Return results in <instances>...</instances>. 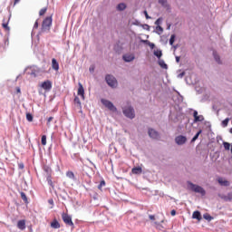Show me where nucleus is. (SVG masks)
Returning a JSON list of instances; mask_svg holds the SVG:
<instances>
[{"instance_id":"09e8293b","label":"nucleus","mask_w":232,"mask_h":232,"mask_svg":"<svg viewBox=\"0 0 232 232\" xmlns=\"http://www.w3.org/2000/svg\"><path fill=\"white\" fill-rule=\"evenodd\" d=\"M149 218H150V220H155V216L150 215V216L149 217Z\"/></svg>"},{"instance_id":"5701e85b","label":"nucleus","mask_w":232,"mask_h":232,"mask_svg":"<svg viewBox=\"0 0 232 232\" xmlns=\"http://www.w3.org/2000/svg\"><path fill=\"white\" fill-rule=\"evenodd\" d=\"M154 55L158 57V59H160V57H162V51L160 50L154 51Z\"/></svg>"},{"instance_id":"c756f323","label":"nucleus","mask_w":232,"mask_h":232,"mask_svg":"<svg viewBox=\"0 0 232 232\" xmlns=\"http://www.w3.org/2000/svg\"><path fill=\"white\" fill-rule=\"evenodd\" d=\"M227 124H229V118H227L225 119L223 121H222V126L224 128H226L227 126Z\"/></svg>"},{"instance_id":"bf43d9fd","label":"nucleus","mask_w":232,"mask_h":232,"mask_svg":"<svg viewBox=\"0 0 232 232\" xmlns=\"http://www.w3.org/2000/svg\"><path fill=\"white\" fill-rule=\"evenodd\" d=\"M230 133H232V128L230 129Z\"/></svg>"},{"instance_id":"4468645a","label":"nucleus","mask_w":232,"mask_h":232,"mask_svg":"<svg viewBox=\"0 0 232 232\" xmlns=\"http://www.w3.org/2000/svg\"><path fill=\"white\" fill-rule=\"evenodd\" d=\"M131 173L133 175H140V173H142V168L140 167H135L131 169Z\"/></svg>"},{"instance_id":"58836bf2","label":"nucleus","mask_w":232,"mask_h":232,"mask_svg":"<svg viewBox=\"0 0 232 232\" xmlns=\"http://www.w3.org/2000/svg\"><path fill=\"white\" fill-rule=\"evenodd\" d=\"M37 28H39V20H36L34 24V29L37 30Z\"/></svg>"},{"instance_id":"6e6d98bb","label":"nucleus","mask_w":232,"mask_h":232,"mask_svg":"<svg viewBox=\"0 0 232 232\" xmlns=\"http://www.w3.org/2000/svg\"><path fill=\"white\" fill-rule=\"evenodd\" d=\"M217 63H220V60H217Z\"/></svg>"},{"instance_id":"37998d69","label":"nucleus","mask_w":232,"mask_h":232,"mask_svg":"<svg viewBox=\"0 0 232 232\" xmlns=\"http://www.w3.org/2000/svg\"><path fill=\"white\" fill-rule=\"evenodd\" d=\"M144 14L146 19H151V17H150V15L148 14V11H144Z\"/></svg>"},{"instance_id":"5fc2aeb1","label":"nucleus","mask_w":232,"mask_h":232,"mask_svg":"<svg viewBox=\"0 0 232 232\" xmlns=\"http://www.w3.org/2000/svg\"><path fill=\"white\" fill-rule=\"evenodd\" d=\"M177 63H180V59H176Z\"/></svg>"},{"instance_id":"7c9ffc66","label":"nucleus","mask_w":232,"mask_h":232,"mask_svg":"<svg viewBox=\"0 0 232 232\" xmlns=\"http://www.w3.org/2000/svg\"><path fill=\"white\" fill-rule=\"evenodd\" d=\"M104 186H106V181L102 180L98 186V189H102V188H104Z\"/></svg>"},{"instance_id":"ddd939ff","label":"nucleus","mask_w":232,"mask_h":232,"mask_svg":"<svg viewBox=\"0 0 232 232\" xmlns=\"http://www.w3.org/2000/svg\"><path fill=\"white\" fill-rule=\"evenodd\" d=\"M218 184H220V186H225V187L229 186V181H227V179H224L223 178H218Z\"/></svg>"},{"instance_id":"6e6552de","label":"nucleus","mask_w":232,"mask_h":232,"mask_svg":"<svg viewBox=\"0 0 232 232\" xmlns=\"http://www.w3.org/2000/svg\"><path fill=\"white\" fill-rule=\"evenodd\" d=\"M41 88H43V90H46L47 92H50V90H52V81L47 80L42 82Z\"/></svg>"},{"instance_id":"473e14b6","label":"nucleus","mask_w":232,"mask_h":232,"mask_svg":"<svg viewBox=\"0 0 232 232\" xmlns=\"http://www.w3.org/2000/svg\"><path fill=\"white\" fill-rule=\"evenodd\" d=\"M173 43H175V34H171L169 39V44L170 46H173Z\"/></svg>"},{"instance_id":"49530a36","label":"nucleus","mask_w":232,"mask_h":232,"mask_svg":"<svg viewBox=\"0 0 232 232\" xmlns=\"http://www.w3.org/2000/svg\"><path fill=\"white\" fill-rule=\"evenodd\" d=\"M16 93H21V88L20 87H16Z\"/></svg>"},{"instance_id":"de8ad7c7","label":"nucleus","mask_w":232,"mask_h":232,"mask_svg":"<svg viewBox=\"0 0 232 232\" xmlns=\"http://www.w3.org/2000/svg\"><path fill=\"white\" fill-rule=\"evenodd\" d=\"M53 121V117H49L48 120H47V122H51Z\"/></svg>"},{"instance_id":"7ed1b4c3","label":"nucleus","mask_w":232,"mask_h":232,"mask_svg":"<svg viewBox=\"0 0 232 232\" xmlns=\"http://www.w3.org/2000/svg\"><path fill=\"white\" fill-rule=\"evenodd\" d=\"M123 114L125 117H128V119H135V110H133L131 106L123 108Z\"/></svg>"},{"instance_id":"4be33fe9","label":"nucleus","mask_w":232,"mask_h":232,"mask_svg":"<svg viewBox=\"0 0 232 232\" xmlns=\"http://www.w3.org/2000/svg\"><path fill=\"white\" fill-rule=\"evenodd\" d=\"M222 198H224L227 202L232 200V192H229L227 195L223 196Z\"/></svg>"},{"instance_id":"f8f14e48","label":"nucleus","mask_w":232,"mask_h":232,"mask_svg":"<svg viewBox=\"0 0 232 232\" xmlns=\"http://www.w3.org/2000/svg\"><path fill=\"white\" fill-rule=\"evenodd\" d=\"M51 227H53V229H59L61 227V223H59V221L56 219H53L51 222Z\"/></svg>"},{"instance_id":"f704fd0d","label":"nucleus","mask_w":232,"mask_h":232,"mask_svg":"<svg viewBox=\"0 0 232 232\" xmlns=\"http://www.w3.org/2000/svg\"><path fill=\"white\" fill-rule=\"evenodd\" d=\"M162 23V17H160L156 20L155 24H157L158 26H160V24Z\"/></svg>"},{"instance_id":"4d7b16f0","label":"nucleus","mask_w":232,"mask_h":232,"mask_svg":"<svg viewBox=\"0 0 232 232\" xmlns=\"http://www.w3.org/2000/svg\"><path fill=\"white\" fill-rule=\"evenodd\" d=\"M176 59H180V57L177 56Z\"/></svg>"},{"instance_id":"bb28decb","label":"nucleus","mask_w":232,"mask_h":232,"mask_svg":"<svg viewBox=\"0 0 232 232\" xmlns=\"http://www.w3.org/2000/svg\"><path fill=\"white\" fill-rule=\"evenodd\" d=\"M200 133H202V130L197 132V134L192 138L191 142H195V140H197V139H198L200 136Z\"/></svg>"},{"instance_id":"a18cd8bd","label":"nucleus","mask_w":232,"mask_h":232,"mask_svg":"<svg viewBox=\"0 0 232 232\" xmlns=\"http://www.w3.org/2000/svg\"><path fill=\"white\" fill-rule=\"evenodd\" d=\"M149 46H150L151 49L155 48V44L149 43Z\"/></svg>"},{"instance_id":"9b49d317","label":"nucleus","mask_w":232,"mask_h":232,"mask_svg":"<svg viewBox=\"0 0 232 232\" xmlns=\"http://www.w3.org/2000/svg\"><path fill=\"white\" fill-rule=\"evenodd\" d=\"M17 227H18V229H21L22 231L24 229H26V221L24 219L19 220L17 222Z\"/></svg>"},{"instance_id":"6ab92c4d","label":"nucleus","mask_w":232,"mask_h":232,"mask_svg":"<svg viewBox=\"0 0 232 232\" xmlns=\"http://www.w3.org/2000/svg\"><path fill=\"white\" fill-rule=\"evenodd\" d=\"M117 10L120 12H122L123 10H126V4L121 3L117 5Z\"/></svg>"},{"instance_id":"2f4dec72","label":"nucleus","mask_w":232,"mask_h":232,"mask_svg":"<svg viewBox=\"0 0 232 232\" xmlns=\"http://www.w3.org/2000/svg\"><path fill=\"white\" fill-rule=\"evenodd\" d=\"M26 120L29 121V122H32L34 121V116H32V114L30 113H27L26 114Z\"/></svg>"},{"instance_id":"72a5a7b5","label":"nucleus","mask_w":232,"mask_h":232,"mask_svg":"<svg viewBox=\"0 0 232 232\" xmlns=\"http://www.w3.org/2000/svg\"><path fill=\"white\" fill-rule=\"evenodd\" d=\"M42 145L46 146V135L42 136Z\"/></svg>"},{"instance_id":"a19ab883","label":"nucleus","mask_w":232,"mask_h":232,"mask_svg":"<svg viewBox=\"0 0 232 232\" xmlns=\"http://www.w3.org/2000/svg\"><path fill=\"white\" fill-rule=\"evenodd\" d=\"M89 71L91 72V73H93L95 72V65H91Z\"/></svg>"},{"instance_id":"412c9836","label":"nucleus","mask_w":232,"mask_h":232,"mask_svg":"<svg viewBox=\"0 0 232 232\" xmlns=\"http://www.w3.org/2000/svg\"><path fill=\"white\" fill-rule=\"evenodd\" d=\"M47 183L49 184V186H51V188H54L53 186V181H52V175H48L46 178Z\"/></svg>"},{"instance_id":"393cba45","label":"nucleus","mask_w":232,"mask_h":232,"mask_svg":"<svg viewBox=\"0 0 232 232\" xmlns=\"http://www.w3.org/2000/svg\"><path fill=\"white\" fill-rule=\"evenodd\" d=\"M46 12H48V8L47 7H44L39 11V15L43 16L44 15V14H46Z\"/></svg>"},{"instance_id":"c85d7f7f","label":"nucleus","mask_w":232,"mask_h":232,"mask_svg":"<svg viewBox=\"0 0 232 232\" xmlns=\"http://www.w3.org/2000/svg\"><path fill=\"white\" fill-rule=\"evenodd\" d=\"M21 198L24 200V202L27 203L28 202V198H26V194L24 192H21Z\"/></svg>"},{"instance_id":"a878e982","label":"nucleus","mask_w":232,"mask_h":232,"mask_svg":"<svg viewBox=\"0 0 232 232\" xmlns=\"http://www.w3.org/2000/svg\"><path fill=\"white\" fill-rule=\"evenodd\" d=\"M3 28H5V30H6V32H10V27L8 26V22H5L2 24Z\"/></svg>"},{"instance_id":"13d9d810","label":"nucleus","mask_w":232,"mask_h":232,"mask_svg":"<svg viewBox=\"0 0 232 232\" xmlns=\"http://www.w3.org/2000/svg\"><path fill=\"white\" fill-rule=\"evenodd\" d=\"M122 59H126V56H123Z\"/></svg>"},{"instance_id":"f03ea898","label":"nucleus","mask_w":232,"mask_h":232,"mask_svg":"<svg viewBox=\"0 0 232 232\" xmlns=\"http://www.w3.org/2000/svg\"><path fill=\"white\" fill-rule=\"evenodd\" d=\"M188 188H190V189L194 191V193H199L200 195H202V197L206 195V190L204 189V188L198 185L193 184L191 182H188Z\"/></svg>"},{"instance_id":"8fccbe9b","label":"nucleus","mask_w":232,"mask_h":232,"mask_svg":"<svg viewBox=\"0 0 232 232\" xmlns=\"http://www.w3.org/2000/svg\"><path fill=\"white\" fill-rule=\"evenodd\" d=\"M125 63H131L132 59H124Z\"/></svg>"},{"instance_id":"20e7f679","label":"nucleus","mask_w":232,"mask_h":232,"mask_svg":"<svg viewBox=\"0 0 232 232\" xmlns=\"http://www.w3.org/2000/svg\"><path fill=\"white\" fill-rule=\"evenodd\" d=\"M62 218L64 224H66V226H70V227H74L75 225L72 220V216L68 215V213H62Z\"/></svg>"},{"instance_id":"603ef678","label":"nucleus","mask_w":232,"mask_h":232,"mask_svg":"<svg viewBox=\"0 0 232 232\" xmlns=\"http://www.w3.org/2000/svg\"><path fill=\"white\" fill-rule=\"evenodd\" d=\"M20 2H21V0H14V5H18V3H20Z\"/></svg>"},{"instance_id":"a211bd4d","label":"nucleus","mask_w":232,"mask_h":232,"mask_svg":"<svg viewBox=\"0 0 232 232\" xmlns=\"http://www.w3.org/2000/svg\"><path fill=\"white\" fill-rule=\"evenodd\" d=\"M52 66L53 70H55L56 72L59 70V63H57V60L53 59Z\"/></svg>"},{"instance_id":"3c124183","label":"nucleus","mask_w":232,"mask_h":232,"mask_svg":"<svg viewBox=\"0 0 232 232\" xmlns=\"http://www.w3.org/2000/svg\"><path fill=\"white\" fill-rule=\"evenodd\" d=\"M48 202H49V204H51L52 206H53V199H49Z\"/></svg>"},{"instance_id":"dca6fc26","label":"nucleus","mask_w":232,"mask_h":232,"mask_svg":"<svg viewBox=\"0 0 232 232\" xmlns=\"http://www.w3.org/2000/svg\"><path fill=\"white\" fill-rule=\"evenodd\" d=\"M78 95H81L82 99H84V87L81 83H79Z\"/></svg>"},{"instance_id":"2eb2a0df","label":"nucleus","mask_w":232,"mask_h":232,"mask_svg":"<svg viewBox=\"0 0 232 232\" xmlns=\"http://www.w3.org/2000/svg\"><path fill=\"white\" fill-rule=\"evenodd\" d=\"M192 218H196V220H202V215L200 214L199 211H194L192 214Z\"/></svg>"},{"instance_id":"1a4fd4ad","label":"nucleus","mask_w":232,"mask_h":232,"mask_svg":"<svg viewBox=\"0 0 232 232\" xmlns=\"http://www.w3.org/2000/svg\"><path fill=\"white\" fill-rule=\"evenodd\" d=\"M149 136L150 137V139H155L158 140L160 139V135L159 134V132H157V130H153V129H149Z\"/></svg>"},{"instance_id":"e433bc0d","label":"nucleus","mask_w":232,"mask_h":232,"mask_svg":"<svg viewBox=\"0 0 232 232\" xmlns=\"http://www.w3.org/2000/svg\"><path fill=\"white\" fill-rule=\"evenodd\" d=\"M160 5H162V6H166L168 5V1L166 0H159Z\"/></svg>"},{"instance_id":"864d4df0","label":"nucleus","mask_w":232,"mask_h":232,"mask_svg":"<svg viewBox=\"0 0 232 232\" xmlns=\"http://www.w3.org/2000/svg\"><path fill=\"white\" fill-rule=\"evenodd\" d=\"M184 75H185V72H181V73L179 75V77H184Z\"/></svg>"},{"instance_id":"79ce46f5","label":"nucleus","mask_w":232,"mask_h":232,"mask_svg":"<svg viewBox=\"0 0 232 232\" xmlns=\"http://www.w3.org/2000/svg\"><path fill=\"white\" fill-rule=\"evenodd\" d=\"M170 215H171L172 217H175V216L177 215V211H176L175 209L171 210V211H170Z\"/></svg>"},{"instance_id":"f3484780","label":"nucleus","mask_w":232,"mask_h":232,"mask_svg":"<svg viewBox=\"0 0 232 232\" xmlns=\"http://www.w3.org/2000/svg\"><path fill=\"white\" fill-rule=\"evenodd\" d=\"M158 63L163 70H168V64H166V62H164V60H159Z\"/></svg>"},{"instance_id":"4c0bfd02","label":"nucleus","mask_w":232,"mask_h":232,"mask_svg":"<svg viewBox=\"0 0 232 232\" xmlns=\"http://www.w3.org/2000/svg\"><path fill=\"white\" fill-rule=\"evenodd\" d=\"M74 102L75 104H78V106H81V100L79 99V97L74 98Z\"/></svg>"},{"instance_id":"cd10ccee","label":"nucleus","mask_w":232,"mask_h":232,"mask_svg":"<svg viewBox=\"0 0 232 232\" xmlns=\"http://www.w3.org/2000/svg\"><path fill=\"white\" fill-rule=\"evenodd\" d=\"M44 171H45V173H47V175H50V173H52V169L48 166H44Z\"/></svg>"},{"instance_id":"f257e3e1","label":"nucleus","mask_w":232,"mask_h":232,"mask_svg":"<svg viewBox=\"0 0 232 232\" xmlns=\"http://www.w3.org/2000/svg\"><path fill=\"white\" fill-rule=\"evenodd\" d=\"M53 23V19L52 15L45 17L42 22L41 33L50 34V31L52 30Z\"/></svg>"},{"instance_id":"aec40b11","label":"nucleus","mask_w":232,"mask_h":232,"mask_svg":"<svg viewBox=\"0 0 232 232\" xmlns=\"http://www.w3.org/2000/svg\"><path fill=\"white\" fill-rule=\"evenodd\" d=\"M223 146H224V149L227 150V151H229V150H231V144L227 141H224L223 142Z\"/></svg>"},{"instance_id":"c03bdc74","label":"nucleus","mask_w":232,"mask_h":232,"mask_svg":"<svg viewBox=\"0 0 232 232\" xmlns=\"http://www.w3.org/2000/svg\"><path fill=\"white\" fill-rule=\"evenodd\" d=\"M18 168L19 169H23L24 168V165H23V163H19Z\"/></svg>"},{"instance_id":"0eeeda50","label":"nucleus","mask_w":232,"mask_h":232,"mask_svg":"<svg viewBox=\"0 0 232 232\" xmlns=\"http://www.w3.org/2000/svg\"><path fill=\"white\" fill-rule=\"evenodd\" d=\"M175 142L176 144H178V146H184V144L188 142V138H186V136L183 135L177 136L175 138Z\"/></svg>"},{"instance_id":"b1692460","label":"nucleus","mask_w":232,"mask_h":232,"mask_svg":"<svg viewBox=\"0 0 232 232\" xmlns=\"http://www.w3.org/2000/svg\"><path fill=\"white\" fill-rule=\"evenodd\" d=\"M66 177H68L69 179H72L73 180L75 179V174H73L72 171H67Z\"/></svg>"},{"instance_id":"c9c22d12","label":"nucleus","mask_w":232,"mask_h":232,"mask_svg":"<svg viewBox=\"0 0 232 232\" xmlns=\"http://www.w3.org/2000/svg\"><path fill=\"white\" fill-rule=\"evenodd\" d=\"M156 30L159 32V34H162V32H164V29H163L162 26H160V25H158V26L156 27Z\"/></svg>"},{"instance_id":"9d476101","label":"nucleus","mask_w":232,"mask_h":232,"mask_svg":"<svg viewBox=\"0 0 232 232\" xmlns=\"http://www.w3.org/2000/svg\"><path fill=\"white\" fill-rule=\"evenodd\" d=\"M194 122H202L204 121L203 115H198V111H194L193 112Z\"/></svg>"},{"instance_id":"ea45409f","label":"nucleus","mask_w":232,"mask_h":232,"mask_svg":"<svg viewBox=\"0 0 232 232\" xmlns=\"http://www.w3.org/2000/svg\"><path fill=\"white\" fill-rule=\"evenodd\" d=\"M205 220H211L213 218H211V216H209V214H205L204 216Z\"/></svg>"},{"instance_id":"39448f33","label":"nucleus","mask_w":232,"mask_h":232,"mask_svg":"<svg viewBox=\"0 0 232 232\" xmlns=\"http://www.w3.org/2000/svg\"><path fill=\"white\" fill-rule=\"evenodd\" d=\"M105 81L107 84L111 86V88H117V79H115V77H113L112 75L108 74L105 77Z\"/></svg>"},{"instance_id":"423d86ee","label":"nucleus","mask_w":232,"mask_h":232,"mask_svg":"<svg viewBox=\"0 0 232 232\" xmlns=\"http://www.w3.org/2000/svg\"><path fill=\"white\" fill-rule=\"evenodd\" d=\"M102 103L105 108H108L110 111H117V107L113 105V103L108 100L102 99Z\"/></svg>"}]
</instances>
